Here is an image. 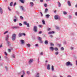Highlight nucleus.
Wrapping results in <instances>:
<instances>
[{
  "mask_svg": "<svg viewBox=\"0 0 77 77\" xmlns=\"http://www.w3.org/2000/svg\"><path fill=\"white\" fill-rule=\"evenodd\" d=\"M38 40H39V41H41V40H42V38L39 37L38 38Z\"/></svg>",
  "mask_w": 77,
  "mask_h": 77,
  "instance_id": "obj_35",
  "label": "nucleus"
},
{
  "mask_svg": "<svg viewBox=\"0 0 77 77\" xmlns=\"http://www.w3.org/2000/svg\"><path fill=\"white\" fill-rule=\"evenodd\" d=\"M39 27H42V25H39Z\"/></svg>",
  "mask_w": 77,
  "mask_h": 77,
  "instance_id": "obj_48",
  "label": "nucleus"
},
{
  "mask_svg": "<svg viewBox=\"0 0 77 77\" xmlns=\"http://www.w3.org/2000/svg\"><path fill=\"white\" fill-rule=\"evenodd\" d=\"M54 18L55 20H58V19L60 20V18L59 17V16L57 15H56L55 16Z\"/></svg>",
  "mask_w": 77,
  "mask_h": 77,
  "instance_id": "obj_6",
  "label": "nucleus"
},
{
  "mask_svg": "<svg viewBox=\"0 0 77 77\" xmlns=\"http://www.w3.org/2000/svg\"><path fill=\"white\" fill-rule=\"evenodd\" d=\"M69 18H70V19L71 18V16H69Z\"/></svg>",
  "mask_w": 77,
  "mask_h": 77,
  "instance_id": "obj_60",
  "label": "nucleus"
},
{
  "mask_svg": "<svg viewBox=\"0 0 77 77\" xmlns=\"http://www.w3.org/2000/svg\"><path fill=\"white\" fill-rule=\"evenodd\" d=\"M8 51L10 53L11 52V50L10 49H8Z\"/></svg>",
  "mask_w": 77,
  "mask_h": 77,
  "instance_id": "obj_34",
  "label": "nucleus"
},
{
  "mask_svg": "<svg viewBox=\"0 0 77 77\" xmlns=\"http://www.w3.org/2000/svg\"><path fill=\"white\" fill-rule=\"evenodd\" d=\"M16 35H17L15 34H13L12 38V40L13 41H15V40Z\"/></svg>",
  "mask_w": 77,
  "mask_h": 77,
  "instance_id": "obj_2",
  "label": "nucleus"
},
{
  "mask_svg": "<svg viewBox=\"0 0 77 77\" xmlns=\"http://www.w3.org/2000/svg\"><path fill=\"white\" fill-rule=\"evenodd\" d=\"M17 5V3L16 2H15L14 4V6H15V5Z\"/></svg>",
  "mask_w": 77,
  "mask_h": 77,
  "instance_id": "obj_55",
  "label": "nucleus"
},
{
  "mask_svg": "<svg viewBox=\"0 0 77 77\" xmlns=\"http://www.w3.org/2000/svg\"><path fill=\"white\" fill-rule=\"evenodd\" d=\"M42 31H40L38 33H39V34H41V33H42Z\"/></svg>",
  "mask_w": 77,
  "mask_h": 77,
  "instance_id": "obj_47",
  "label": "nucleus"
},
{
  "mask_svg": "<svg viewBox=\"0 0 77 77\" xmlns=\"http://www.w3.org/2000/svg\"><path fill=\"white\" fill-rule=\"evenodd\" d=\"M17 19H14V22H16V21H17Z\"/></svg>",
  "mask_w": 77,
  "mask_h": 77,
  "instance_id": "obj_50",
  "label": "nucleus"
},
{
  "mask_svg": "<svg viewBox=\"0 0 77 77\" xmlns=\"http://www.w3.org/2000/svg\"><path fill=\"white\" fill-rule=\"evenodd\" d=\"M40 43H42V40H40Z\"/></svg>",
  "mask_w": 77,
  "mask_h": 77,
  "instance_id": "obj_52",
  "label": "nucleus"
},
{
  "mask_svg": "<svg viewBox=\"0 0 77 77\" xmlns=\"http://www.w3.org/2000/svg\"><path fill=\"white\" fill-rule=\"evenodd\" d=\"M8 33V31H7L4 32V35H5V34H6V33Z\"/></svg>",
  "mask_w": 77,
  "mask_h": 77,
  "instance_id": "obj_38",
  "label": "nucleus"
},
{
  "mask_svg": "<svg viewBox=\"0 0 77 77\" xmlns=\"http://www.w3.org/2000/svg\"><path fill=\"white\" fill-rule=\"evenodd\" d=\"M22 72H23V75H25V74H26V73L25 72H24V70H23Z\"/></svg>",
  "mask_w": 77,
  "mask_h": 77,
  "instance_id": "obj_19",
  "label": "nucleus"
},
{
  "mask_svg": "<svg viewBox=\"0 0 77 77\" xmlns=\"http://www.w3.org/2000/svg\"><path fill=\"white\" fill-rule=\"evenodd\" d=\"M51 69L52 71H54V66H52Z\"/></svg>",
  "mask_w": 77,
  "mask_h": 77,
  "instance_id": "obj_25",
  "label": "nucleus"
},
{
  "mask_svg": "<svg viewBox=\"0 0 77 77\" xmlns=\"http://www.w3.org/2000/svg\"><path fill=\"white\" fill-rule=\"evenodd\" d=\"M12 5H13V2H11L10 4V6H12Z\"/></svg>",
  "mask_w": 77,
  "mask_h": 77,
  "instance_id": "obj_27",
  "label": "nucleus"
},
{
  "mask_svg": "<svg viewBox=\"0 0 77 77\" xmlns=\"http://www.w3.org/2000/svg\"><path fill=\"white\" fill-rule=\"evenodd\" d=\"M51 30V29L50 28H49L48 29V31H49V30Z\"/></svg>",
  "mask_w": 77,
  "mask_h": 77,
  "instance_id": "obj_54",
  "label": "nucleus"
},
{
  "mask_svg": "<svg viewBox=\"0 0 77 77\" xmlns=\"http://www.w3.org/2000/svg\"><path fill=\"white\" fill-rule=\"evenodd\" d=\"M54 50L55 51H57L58 50V49L57 48H54Z\"/></svg>",
  "mask_w": 77,
  "mask_h": 77,
  "instance_id": "obj_31",
  "label": "nucleus"
},
{
  "mask_svg": "<svg viewBox=\"0 0 77 77\" xmlns=\"http://www.w3.org/2000/svg\"><path fill=\"white\" fill-rule=\"evenodd\" d=\"M50 45L52 47L53 46H54V44L52 43H50Z\"/></svg>",
  "mask_w": 77,
  "mask_h": 77,
  "instance_id": "obj_32",
  "label": "nucleus"
},
{
  "mask_svg": "<svg viewBox=\"0 0 77 77\" xmlns=\"http://www.w3.org/2000/svg\"><path fill=\"white\" fill-rule=\"evenodd\" d=\"M20 18L21 19H23V17L21 16H20Z\"/></svg>",
  "mask_w": 77,
  "mask_h": 77,
  "instance_id": "obj_56",
  "label": "nucleus"
},
{
  "mask_svg": "<svg viewBox=\"0 0 77 77\" xmlns=\"http://www.w3.org/2000/svg\"><path fill=\"white\" fill-rule=\"evenodd\" d=\"M75 15H76V16H77V12H75Z\"/></svg>",
  "mask_w": 77,
  "mask_h": 77,
  "instance_id": "obj_59",
  "label": "nucleus"
},
{
  "mask_svg": "<svg viewBox=\"0 0 77 77\" xmlns=\"http://www.w3.org/2000/svg\"><path fill=\"white\" fill-rule=\"evenodd\" d=\"M50 64H48L47 67V69H48V70H50Z\"/></svg>",
  "mask_w": 77,
  "mask_h": 77,
  "instance_id": "obj_14",
  "label": "nucleus"
},
{
  "mask_svg": "<svg viewBox=\"0 0 77 77\" xmlns=\"http://www.w3.org/2000/svg\"><path fill=\"white\" fill-rule=\"evenodd\" d=\"M14 18L15 19H16V20H18V19L17 18V17L16 16H14Z\"/></svg>",
  "mask_w": 77,
  "mask_h": 77,
  "instance_id": "obj_49",
  "label": "nucleus"
},
{
  "mask_svg": "<svg viewBox=\"0 0 77 77\" xmlns=\"http://www.w3.org/2000/svg\"><path fill=\"white\" fill-rule=\"evenodd\" d=\"M40 13L41 14V17H42L43 16V14H42V12H40Z\"/></svg>",
  "mask_w": 77,
  "mask_h": 77,
  "instance_id": "obj_40",
  "label": "nucleus"
},
{
  "mask_svg": "<svg viewBox=\"0 0 77 77\" xmlns=\"http://www.w3.org/2000/svg\"><path fill=\"white\" fill-rule=\"evenodd\" d=\"M19 1L22 3H24V0H19Z\"/></svg>",
  "mask_w": 77,
  "mask_h": 77,
  "instance_id": "obj_15",
  "label": "nucleus"
},
{
  "mask_svg": "<svg viewBox=\"0 0 77 77\" xmlns=\"http://www.w3.org/2000/svg\"><path fill=\"white\" fill-rule=\"evenodd\" d=\"M2 47H3L2 45H0V48H2Z\"/></svg>",
  "mask_w": 77,
  "mask_h": 77,
  "instance_id": "obj_58",
  "label": "nucleus"
},
{
  "mask_svg": "<svg viewBox=\"0 0 77 77\" xmlns=\"http://www.w3.org/2000/svg\"><path fill=\"white\" fill-rule=\"evenodd\" d=\"M20 8L21 9H22V11H25V10H24V7L23 6H21L20 7Z\"/></svg>",
  "mask_w": 77,
  "mask_h": 77,
  "instance_id": "obj_13",
  "label": "nucleus"
},
{
  "mask_svg": "<svg viewBox=\"0 0 77 77\" xmlns=\"http://www.w3.org/2000/svg\"><path fill=\"white\" fill-rule=\"evenodd\" d=\"M68 77H71V75H69L68 76Z\"/></svg>",
  "mask_w": 77,
  "mask_h": 77,
  "instance_id": "obj_63",
  "label": "nucleus"
},
{
  "mask_svg": "<svg viewBox=\"0 0 77 77\" xmlns=\"http://www.w3.org/2000/svg\"><path fill=\"white\" fill-rule=\"evenodd\" d=\"M33 30L34 32H37L38 30V28H37V26H35L34 27Z\"/></svg>",
  "mask_w": 77,
  "mask_h": 77,
  "instance_id": "obj_3",
  "label": "nucleus"
},
{
  "mask_svg": "<svg viewBox=\"0 0 77 77\" xmlns=\"http://www.w3.org/2000/svg\"><path fill=\"white\" fill-rule=\"evenodd\" d=\"M66 66H72V64L71 63V62L68 61L66 62Z\"/></svg>",
  "mask_w": 77,
  "mask_h": 77,
  "instance_id": "obj_1",
  "label": "nucleus"
},
{
  "mask_svg": "<svg viewBox=\"0 0 77 77\" xmlns=\"http://www.w3.org/2000/svg\"><path fill=\"white\" fill-rule=\"evenodd\" d=\"M54 32L52 31V32H50L48 33V34H54Z\"/></svg>",
  "mask_w": 77,
  "mask_h": 77,
  "instance_id": "obj_11",
  "label": "nucleus"
},
{
  "mask_svg": "<svg viewBox=\"0 0 77 77\" xmlns=\"http://www.w3.org/2000/svg\"><path fill=\"white\" fill-rule=\"evenodd\" d=\"M64 50V48H63V47H62L61 48V50Z\"/></svg>",
  "mask_w": 77,
  "mask_h": 77,
  "instance_id": "obj_41",
  "label": "nucleus"
},
{
  "mask_svg": "<svg viewBox=\"0 0 77 77\" xmlns=\"http://www.w3.org/2000/svg\"><path fill=\"white\" fill-rule=\"evenodd\" d=\"M23 24L25 25H26L27 27H29L30 26H29V23H27V22L25 21L23 22Z\"/></svg>",
  "mask_w": 77,
  "mask_h": 77,
  "instance_id": "obj_5",
  "label": "nucleus"
},
{
  "mask_svg": "<svg viewBox=\"0 0 77 77\" xmlns=\"http://www.w3.org/2000/svg\"><path fill=\"white\" fill-rule=\"evenodd\" d=\"M56 29H57L58 30H59V27L58 26H56Z\"/></svg>",
  "mask_w": 77,
  "mask_h": 77,
  "instance_id": "obj_42",
  "label": "nucleus"
},
{
  "mask_svg": "<svg viewBox=\"0 0 77 77\" xmlns=\"http://www.w3.org/2000/svg\"><path fill=\"white\" fill-rule=\"evenodd\" d=\"M48 41L47 40H45V44H46V45H47L48 44Z\"/></svg>",
  "mask_w": 77,
  "mask_h": 77,
  "instance_id": "obj_12",
  "label": "nucleus"
},
{
  "mask_svg": "<svg viewBox=\"0 0 77 77\" xmlns=\"http://www.w3.org/2000/svg\"><path fill=\"white\" fill-rule=\"evenodd\" d=\"M50 36L51 38H53V36L52 35H50Z\"/></svg>",
  "mask_w": 77,
  "mask_h": 77,
  "instance_id": "obj_61",
  "label": "nucleus"
},
{
  "mask_svg": "<svg viewBox=\"0 0 77 77\" xmlns=\"http://www.w3.org/2000/svg\"><path fill=\"white\" fill-rule=\"evenodd\" d=\"M7 43L8 45H10V43H9V42H8V41H7Z\"/></svg>",
  "mask_w": 77,
  "mask_h": 77,
  "instance_id": "obj_30",
  "label": "nucleus"
},
{
  "mask_svg": "<svg viewBox=\"0 0 77 77\" xmlns=\"http://www.w3.org/2000/svg\"><path fill=\"white\" fill-rule=\"evenodd\" d=\"M44 6L45 7H47V5L46 4H44Z\"/></svg>",
  "mask_w": 77,
  "mask_h": 77,
  "instance_id": "obj_37",
  "label": "nucleus"
},
{
  "mask_svg": "<svg viewBox=\"0 0 77 77\" xmlns=\"http://www.w3.org/2000/svg\"><path fill=\"white\" fill-rule=\"evenodd\" d=\"M4 54H5L6 56H7V55H8V54L6 52H4Z\"/></svg>",
  "mask_w": 77,
  "mask_h": 77,
  "instance_id": "obj_45",
  "label": "nucleus"
},
{
  "mask_svg": "<svg viewBox=\"0 0 77 77\" xmlns=\"http://www.w3.org/2000/svg\"><path fill=\"white\" fill-rule=\"evenodd\" d=\"M9 7H8V9H9V11H11V9L9 8Z\"/></svg>",
  "mask_w": 77,
  "mask_h": 77,
  "instance_id": "obj_43",
  "label": "nucleus"
},
{
  "mask_svg": "<svg viewBox=\"0 0 77 77\" xmlns=\"http://www.w3.org/2000/svg\"><path fill=\"white\" fill-rule=\"evenodd\" d=\"M26 73L28 74V75H29L30 74V72L29 71H27L26 72Z\"/></svg>",
  "mask_w": 77,
  "mask_h": 77,
  "instance_id": "obj_20",
  "label": "nucleus"
},
{
  "mask_svg": "<svg viewBox=\"0 0 77 77\" xmlns=\"http://www.w3.org/2000/svg\"><path fill=\"white\" fill-rule=\"evenodd\" d=\"M47 11H48V9L46 8L45 10V13L46 14V13H47Z\"/></svg>",
  "mask_w": 77,
  "mask_h": 77,
  "instance_id": "obj_28",
  "label": "nucleus"
},
{
  "mask_svg": "<svg viewBox=\"0 0 77 77\" xmlns=\"http://www.w3.org/2000/svg\"><path fill=\"white\" fill-rule=\"evenodd\" d=\"M42 23H43V24H45V21H44V20H42Z\"/></svg>",
  "mask_w": 77,
  "mask_h": 77,
  "instance_id": "obj_22",
  "label": "nucleus"
},
{
  "mask_svg": "<svg viewBox=\"0 0 77 77\" xmlns=\"http://www.w3.org/2000/svg\"><path fill=\"white\" fill-rule=\"evenodd\" d=\"M40 2H44V0H40Z\"/></svg>",
  "mask_w": 77,
  "mask_h": 77,
  "instance_id": "obj_57",
  "label": "nucleus"
},
{
  "mask_svg": "<svg viewBox=\"0 0 77 77\" xmlns=\"http://www.w3.org/2000/svg\"><path fill=\"white\" fill-rule=\"evenodd\" d=\"M26 45H27V46L28 47H30V45L29 44Z\"/></svg>",
  "mask_w": 77,
  "mask_h": 77,
  "instance_id": "obj_29",
  "label": "nucleus"
},
{
  "mask_svg": "<svg viewBox=\"0 0 77 77\" xmlns=\"http://www.w3.org/2000/svg\"><path fill=\"white\" fill-rule=\"evenodd\" d=\"M63 13L64 15H66L67 14L66 12L65 11L63 12Z\"/></svg>",
  "mask_w": 77,
  "mask_h": 77,
  "instance_id": "obj_44",
  "label": "nucleus"
},
{
  "mask_svg": "<svg viewBox=\"0 0 77 77\" xmlns=\"http://www.w3.org/2000/svg\"><path fill=\"white\" fill-rule=\"evenodd\" d=\"M75 7L76 8H77V4H76V5H75Z\"/></svg>",
  "mask_w": 77,
  "mask_h": 77,
  "instance_id": "obj_64",
  "label": "nucleus"
},
{
  "mask_svg": "<svg viewBox=\"0 0 77 77\" xmlns=\"http://www.w3.org/2000/svg\"><path fill=\"white\" fill-rule=\"evenodd\" d=\"M12 56L13 58H15V55H14V54H13L12 55Z\"/></svg>",
  "mask_w": 77,
  "mask_h": 77,
  "instance_id": "obj_33",
  "label": "nucleus"
},
{
  "mask_svg": "<svg viewBox=\"0 0 77 77\" xmlns=\"http://www.w3.org/2000/svg\"><path fill=\"white\" fill-rule=\"evenodd\" d=\"M33 59H30L29 61V63L30 64V63H32L33 62Z\"/></svg>",
  "mask_w": 77,
  "mask_h": 77,
  "instance_id": "obj_7",
  "label": "nucleus"
},
{
  "mask_svg": "<svg viewBox=\"0 0 77 77\" xmlns=\"http://www.w3.org/2000/svg\"><path fill=\"white\" fill-rule=\"evenodd\" d=\"M30 5L31 6H33L34 5V4H33V3L32 2L30 3Z\"/></svg>",
  "mask_w": 77,
  "mask_h": 77,
  "instance_id": "obj_17",
  "label": "nucleus"
},
{
  "mask_svg": "<svg viewBox=\"0 0 77 77\" xmlns=\"http://www.w3.org/2000/svg\"><path fill=\"white\" fill-rule=\"evenodd\" d=\"M61 45V44H58V47H60Z\"/></svg>",
  "mask_w": 77,
  "mask_h": 77,
  "instance_id": "obj_46",
  "label": "nucleus"
},
{
  "mask_svg": "<svg viewBox=\"0 0 77 77\" xmlns=\"http://www.w3.org/2000/svg\"><path fill=\"white\" fill-rule=\"evenodd\" d=\"M19 28V26H14L13 27V29H18Z\"/></svg>",
  "mask_w": 77,
  "mask_h": 77,
  "instance_id": "obj_21",
  "label": "nucleus"
},
{
  "mask_svg": "<svg viewBox=\"0 0 77 77\" xmlns=\"http://www.w3.org/2000/svg\"><path fill=\"white\" fill-rule=\"evenodd\" d=\"M8 38H9V35H7V36L5 38V40L6 41H8Z\"/></svg>",
  "mask_w": 77,
  "mask_h": 77,
  "instance_id": "obj_8",
  "label": "nucleus"
},
{
  "mask_svg": "<svg viewBox=\"0 0 77 77\" xmlns=\"http://www.w3.org/2000/svg\"><path fill=\"white\" fill-rule=\"evenodd\" d=\"M40 55L42 56V55H43V52H42L41 53H40Z\"/></svg>",
  "mask_w": 77,
  "mask_h": 77,
  "instance_id": "obj_36",
  "label": "nucleus"
},
{
  "mask_svg": "<svg viewBox=\"0 0 77 77\" xmlns=\"http://www.w3.org/2000/svg\"><path fill=\"white\" fill-rule=\"evenodd\" d=\"M20 42L21 44H23L24 43V41L23 40H20Z\"/></svg>",
  "mask_w": 77,
  "mask_h": 77,
  "instance_id": "obj_9",
  "label": "nucleus"
},
{
  "mask_svg": "<svg viewBox=\"0 0 77 77\" xmlns=\"http://www.w3.org/2000/svg\"><path fill=\"white\" fill-rule=\"evenodd\" d=\"M39 73H37V75H36V77H39Z\"/></svg>",
  "mask_w": 77,
  "mask_h": 77,
  "instance_id": "obj_23",
  "label": "nucleus"
},
{
  "mask_svg": "<svg viewBox=\"0 0 77 77\" xmlns=\"http://www.w3.org/2000/svg\"><path fill=\"white\" fill-rule=\"evenodd\" d=\"M19 26H22V24L21 23H19Z\"/></svg>",
  "mask_w": 77,
  "mask_h": 77,
  "instance_id": "obj_53",
  "label": "nucleus"
},
{
  "mask_svg": "<svg viewBox=\"0 0 77 77\" xmlns=\"http://www.w3.org/2000/svg\"><path fill=\"white\" fill-rule=\"evenodd\" d=\"M23 35L24 36H26V34L24 33H21L20 32L19 34V37H21V36Z\"/></svg>",
  "mask_w": 77,
  "mask_h": 77,
  "instance_id": "obj_4",
  "label": "nucleus"
},
{
  "mask_svg": "<svg viewBox=\"0 0 77 77\" xmlns=\"http://www.w3.org/2000/svg\"><path fill=\"white\" fill-rule=\"evenodd\" d=\"M67 3L68 4L69 6H71V2H70V1H68L67 2Z\"/></svg>",
  "mask_w": 77,
  "mask_h": 77,
  "instance_id": "obj_16",
  "label": "nucleus"
},
{
  "mask_svg": "<svg viewBox=\"0 0 77 77\" xmlns=\"http://www.w3.org/2000/svg\"><path fill=\"white\" fill-rule=\"evenodd\" d=\"M50 49H51L52 51H53V50H54V48H53V47H50Z\"/></svg>",
  "mask_w": 77,
  "mask_h": 77,
  "instance_id": "obj_24",
  "label": "nucleus"
},
{
  "mask_svg": "<svg viewBox=\"0 0 77 77\" xmlns=\"http://www.w3.org/2000/svg\"><path fill=\"white\" fill-rule=\"evenodd\" d=\"M0 12L1 14H3V10H2V9L1 7H0Z\"/></svg>",
  "mask_w": 77,
  "mask_h": 77,
  "instance_id": "obj_10",
  "label": "nucleus"
},
{
  "mask_svg": "<svg viewBox=\"0 0 77 77\" xmlns=\"http://www.w3.org/2000/svg\"><path fill=\"white\" fill-rule=\"evenodd\" d=\"M58 3H59L58 4L59 7H60V6H61V4H60V2H58Z\"/></svg>",
  "mask_w": 77,
  "mask_h": 77,
  "instance_id": "obj_26",
  "label": "nucleus"
},
{
  "mask_svg": "<svg viewBox=\"0 0 77 77\" xmlns=\"http://www.w3.org/2000/svg\"><path fill=\"white\" fill-rule=\"evenodd\" d=\"M59 54V52H55V54L56 55H57Z\"/></svg>",
  "mask_w": 77,
  "mask_h": 77,
  "instance_id": "obj_39",
  "label": "nucleus"
},
{
  "mask_svg": "<svg viewBox=\"0 0 77 77\" xmlns=\"http://www.w3.org/2000/svg\"><path fill=\"white\" fill-rule=\"evenodd\" d=\"M70 49L71 50H73L74 49V48L72 47H70Z\"/></svg>",
  "mask_w": 77,
  "mask_h": 77,
  "instance_id": "obj_51",
  "label": "nucleus"
},
{
  "mask_svg": "<svg viewBox=\"0 0 77 77\" xmlns=\"http://www.w3.org/2000/svg\"><path fill=\"white\" fill-rule=\"evenodd\" d=\"M46 18H49V17H50V15L49 14H46Z\"/></svg>",
  "mask_w": 77,
  "mask_h": 77,
  "instance_id": "obj_18",
  "label": "nucleus"
},
{
  "mask_svg": "<svg viewBox=\"0 0 77 77\" xmlns=\"http://www.w3.org/2000/svg\"><path fill=\"white\" fill-rule=\"evenodd\" d=\"M76 65L77 66V60L76 61Z\"/></svg>",
  "mask_w": 77,
  "mask_h": 77,
  "instance_id": "obj_62",
  "label": "nucleus"
}]
</instances>
